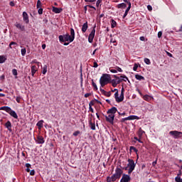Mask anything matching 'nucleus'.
<instances>
[{
    "instance_id": "nucleus-31",
    "label": "nucleus",
    "mask_w": 182,
    "mask_h": 182,
    "mask_svg": "<svg viewBox=\"0 0 182 182\" xmlns=\"http://www.w3.org/2000/svg\"><path fill=\"white\" fill-rule=\"evenodd\" d=\"M46 72H48V65H45L43 68V75H46Z\"/></svg>"
},
{
    "instance_id": "nucleus-54",
    "label": "nucleus",
    "mask_w": 182,
    "mask_h": 182,
    "mask_svg": "<svg viewBox=\"0 0 182 182\" xmlns=\"http://www.w3.org/2000/svg\"><path fill=\"white\" fill-rule=\"evenodd\" d=\"M92 95V94L91 93H86V94H85V97H89V96H91Z\"/></svg>"
},
{
    "instance_id": "nucleus-34",
    "label": "nucleus",
    "mask_w": 182,
    "mask_h": 182,
    "mask_svg": "<svg viewBox=\"0 0 182 182\" xmlns=\"http://www.w3.org/2000/svg\"><path fill=\"white\" fill-rule=\"evenodd\" d=\"M129 150H130V151H132V150H133L134 151V153H137V151H139V150H137V149H136V147H134V146H130Z\"/></svg>"
},
{
    "instance_id": "nucleus-41",
    "label": "nucleus",
    "mask_w": 182,
    "mask_h": 182,
    "mask_svg": "<svg viewBox=\"0 0 182 182\" xmlns=\"http://www.w3.org/2000/svg\"><path fill=\"white\" fill-rule=\"evenodd\" d=\"M104 95H105V96H107V97H110L111 93H110V92L105 91V92H104Z\"/></svg>"
},
{
    "instance_id": "nucleus-2",
    "label": "nucleus",
    "mask_w": 182,
    "mask_h": 182,
    "mask_svg": "<svg viewBox=\"0 0 182 182\" xmlns=\"http://www.w3.org/2000/svg\"><path fill=\"white\" fill-rule=\"evenodd\" d=\"M59 41L60 42H70V43L73 42L69 33L59 36Z\"/></svg>"
},
{
    "instance_id": "nucleus-40",
    "label": "nucleus",
    "mask_w": 182,
    "mask_h": 182,
    "mask_svg": "<svg viewBox=\"0 0 182 182\" xmlns=\"http://www.w3.org/2000/svg\"><path fill=\"white\" fill-rule=\"evenodd\" d=\"M175 181H176V182H182L181 181V178H180V176H176L175 178Z\"/></svg>"
},
{
    "instance_id": "nucleus-4",
    "label": "nucleus",
    "mask_w": 182,
    "mask_h": 182,
    "mask_svg": "<svg viewBox=\"0 0 182 182\" xmlns=\"http://www.w3.org/2000/svg\"><path fill=\"white\" fill-rule=\"evenodd\" d=\"M114 77H115V79L112 80L111 83H112V85L113 86V87H116V86H117V85H119V83H121L122 78H120V77H117L116 75H114Z\"/></svg>"
},
{
    "instance_id": "nucleus-16",
    "label": "nucleus",
    "mask_w": 182,
    "mask_h": 182,
    "mask_svg": "<svg viewBox=\"0 0 182 182\" xmlns=\"http://www.w3.org/2000/svg\"><path fill=\"white\" fill-rule=\"evenodd\" d=\"M119 97H120V99L119 100V101H123L124 99V87H123L121 90V94Z\"/></svg>"
},
{
    "instance_id": "nucleus-5",
    "label": "nucleus",
    "mask_w": 182,
    "mask_h": 182,
    "mask_svg": "<svg viewBox=\"0 0 182 182\" xmlns=\"http://www.w3.org/2000/svg\"><path fill=\"white\" fill-rule=\"evenodd\" d=\"M171 136H173L174 139H180L182 136V132L178 131H171L169 132Z\"/></svg>"
},
{
    "instance_id": "nucleus-8",
    "label": "nucleus",
    "mask_w": 182,
    "mask_h": 182,
    "mask_svg": "<svg viewBox=\"0 0 182 182\" xmlns=\"http://www.w3.org/2000/svg\"><path fill=\"white\" fill-rule=\"evenodd\" d=\"M105 118L109 123H113V120H114V114H108V116H106Z\"/></svg>"
},
{
    "instance_id": "nucleus-55",
    "label": "nucleus",
    "mask_w": 182,
    "mask_h": 182,
    "mask_svg": "<svg viewBox=\"0 0 182 182\" xmlns=\"http://www.w3.org/2000/svg\"><path fill=\"white\" fill-rule=\"evenodd\" d=\"M110 72H111L112 73H117V70H114V69H111V70H110Z\"/></svg>"
},
{
    "instance_id": "nucleus-63",
    "label": "nucleus",
    "mask_w": 182,
    "mask_h": 182,
    "mask_svg": "<svg viewBox=\"0 0 182 182\" xmlns=\"http://www.w3.org/2000/svg\"><path fill=\"white\" fill-rule=\"evenodd\" d=\"M156 164H157V160L154 161L152 163V166L154 167V166H156Z\"/></svg>"
},
{
    "instance_id": "nucleus-57",
    "label": "nucleus",
    "mask_w": 182,
    "mask_h": 182,
    "mask_svg": "<svg viewBox=\"0 0 182 182\" xmlns=\"http://www.w3.org/2000/svg\"><path fill=\"white\" fill-rule=\"evenodd\" d=\"M85 2H96V0H85Z\"/></svg>"
},
{
    "instance_id": "nucleus-48",
    "label": "nucleus",
    "mask_w": 182,
    "mask_h": 182,
    "mask_svg": "<svg viewBox=\"0 0 182 182\" xmlns=\"http://www.w3.org/2000/svg\"><path fill=\"white\" fill-rule=\"evenodd\" d=\"M128 7H127V11H130V8H132V3H130V2H128Z\"/></svg>"
},
{
    "instance_id": "nucleus-11",
    "label": "nucleus",
    "mask_w": 182,
    "mask_h": 182,
    "mask_svg": "<svg viewBox=\"0 0 182 182\" xmlns=\"http://www.w3.org/2000/svg\"><path fill=\"white\" fill-rule=\"evenodd\" d=\"M114 174L120 178L122 177V174H123V171L120 168H117Z\"/></svg>"
},
{
    "instance_id": "nucleus-64",
    "label": "nucleus",
    "mask_w": 182,
    "mask_h": 182,
    "mask_svg": "<svg viewBox=\"0 0 182 182\" xmlns=\"http://www.w3.org/2000/svg\"><path fill=\"white\" fill-rule=\"evenodd\" d=\"M26 167L27 168H29V167H31V164H26Z\"/></svg>"
},
{
    "instance_id": "nucleus-33",
    "label": "nucleus",
    "mask_w": 182,
    "mask_h": 182,
    "mask_svg": "<svg viewBox=\"0 0 182 182\" xmlns=\"http://www.w3.org/2000/svg\"><path fill=\"white\" fill-rule=\"evenodd\" d=\"M119 79H121L122 82V80H124V82H127V80H129V78H127V77L122 76V75L119 77Z\"/></svg>"
},
{
    "instance_id": "nucleus-52",
    "label": "nucleus",
    "mask_w": 182,
    "mask_h": 182,
    "mask_svg": "<svg viewBox=\"0 0 182 182\" xmlns=\"http://www.w3.org/2000/svg\"><path fill=\"white\" fill-rule=\"evenodd\" d=\"M30 176H35V170H31L30 171Z\"/></svg>"
},
{
    "instance_id": "nucleus-44",
    "label": "nucleus",
    "mask_w": 182,
    "mask_h": 182,
    "mask_svg": "<svg viewBox=\"0 0 182 182\" xmlns=\"http://www.w3.org/2000/svg\"><path fill=\"white\" fill-rule=\"evenodd\" d=\"M137 68H139V65H137V63H135L134 65L133 70L136 72V70H137Z\"/></svg>"
},
{
    "instance_id": "nucleus-10",
    "label": "nucleus",
    "mask_w": 182,
    "mask_h": 182,
    "mask_svg": "<svg viewBox=\"0 0 182 182\" xmlns=\"http://www.w3.org/2000/svg\"><path fill=\"white\" fill-rule=\"evenodd\" d=\"M23 19L26 23H29V16L26 11L23 12Z\"/></svg>"
},
{
    "instance_id": "nucleus-32",
    "label": "nucleus",
    "mask_w": 182,
    "mask_h": 182,
    "mask_svg": "<svg viewBox=\"0 0 182 182\" xmlns=\"http://www.w3.org/2000/svg\"><path fill=\"white\" fill-rule=\"evenodd\" d=\"M117 25V23H116V21L112 19L111 23L112 28H116Z\"/></svg>"
},
{
    "instance_id": "nucleus-60",
    "label": "nucleus",
    "mask_w": 182,
    "mask_h": 182,
    "mask_svg": "<svg viewBox=\"0 0 182 182\" xmlns=\"http://www.w3.org/2000/svg\"><path fill=\"white\" fill-rule=\"evenodd\" d=\"M16 102H17L18 103H20V102H21V97H16Z\"/></svg>"
},
{
    "instance_id": "nucleus-18",
    "label": "nucleus",
    "mask_w": 182,
    "mask_h": 182,
    "mask_svg": "<svg viewBox=\"0 0 182 182\" xmlns=\"http://www.w3.org/2000/svg\"><path fill=\"white\" fill-rule=\"evenodd\" d=\"M70 38L73 40V42L75 41V30L73 28H70Z\"/></svg>"
},
{
    "instance_id": "nucleus-1",
    "label": "nucleus",
    "mask_w": 182,
    "mask_h": 182,
    "mask_svg": "<svg viewBox=\"0 0 182 182\" xmlns=\"http://www.w3.org/2000/svg\"><path fill=\"white\" fill-rule=\"evenodd\" d=\"M109 82H110V75H109V74H103L100 79V83L101 86L102 87L103 86H106Z\"/></svg>"
},
{
    "instance_id": "nucleus-56",
    "label": "nucleus",
    "mask_w": 182,
    "mask_h": 182,
    "mask_svg": "<svg viewBox=\"0 0 182 182\" xmlns=\"http://www.w3.org/2000/svg\"><path fill=\"white\" fill-rule=\"evenodd\" d=\"M89 110L90 112H91L92 113H94V110H93V108L90 106H89Z\"/></svg>"
},
{
    "instance_id": "nucleus-51",
    "label": "nucleus",
    "mask_w": 182,
    "mask_h": 182,
    "mask_svg": "<svg viewBox=\"0 0 182 182\" xmlns=\"http://www.w3.org/2000/svg\"><path fill=\"white\" fill-rule=\"evenodd\" d=\"M147 9H148V11H153V7H151V6H150V5H148L147 6Z\"/></svg>"
},
{
    "instance_id": "nucleus-25",
    "label": "nucleus",
    "mask_w": 182,
    "mask_h": 182,
    "mask_svg": "<svg viewBox=\"0 0 182 182\" xmlns=\"http://www.w3.org/2000/svg\"><path fill=\"white\" fill-rule=\"evenodd\" d=\"M144 131H143V129H141V128H139V132H138V136L139 137V139H141V136H143V134H144Z\"/></svg>"
},
{
    "instance_id": "nucleus-6",
    "label": "nucleus",
    "mask_w": 182,
    "mask_h": 182,
    "mask_svg": "<svg viewBox=\"0 0 182 182\" xmlns=\"http://www.w3.org/2000/svg\"><path fill=\"white\" fill-rule=\"evenodd\" d=\"M95 33H96V30L93 28L88 36V42L90 43H92V42H93V39L95 38Z\"/></svg>"
},
{
    "instance_id": "nucleus-20",
    "label": "nucleus",
    "mask_w": 182,
    "mask_h": 182,
    "mask_svg": "<svg viewBox=\"0 0 182 182\" xmlns=\"http://www.w3.org/2000/svg\"><path fill=\"white\" fill-rule=\"evenodd\" d=\"M114 97H115V100H116V102H117V103H120V102H122V101H119V100H120V96L119 97V91H117L114 93Z\"/></svg>"
},
{
    "instance_id": "nucleus-49",
    "label": "nucleus",
    "mask_w": 182,
    "mask_h": 182,
    "mask_svg": "<svg viewBox=\"0 0 182 182\" xmlns=\"http://www.w3.org/2000/svg\"><path fill=\"white\" fill-rule=\"evenodd\" d=\"M128 7H127V11H130V8H132V3H130V2H128Z\"/></svg>"
},
{
    "instance_id": "nucleus-3",
    "label": "nucleus",
    "mask_w": 182,
    "mask_h": 182,
    "mask_svg": "<svg viewBox=\"0 0 182 182\" xmlns=\"http://www.w3.org/2000/svg\"><path fill=\"white\" fill-rule=\"evenodd\" d=\"M128 167H129V170H128V173L129 174H132V173H133V171L134 170V168H136V164L134 163V161L133 159H128Z\"/></svg>"
},
{
    "instance_id": "nucleus-21",
    "label": "nucleus",
    "mask_w": 182,
    "mask_h": 182,
    "mask_svg": "<svg viewBox=\"0 0 182 182\" xmlns=\"http://www.w3.org/2000/svg\"><path fill=\"white\" fill-rule=\"evenodd\" d=\"M62 9H59L57 7H53V12H54L55 14H60V12H62Z\"/></svg>"
},
{
    "instance_id": "nucleus-53",
    "label": "nucleus",
    "mask_w": 182,
    "mask_h": 182,
    "mask_svg": "<svg viewBox=\"0 0 182 182\" xmlns=\"http://www.w3.org/2000/svg\"><path fill=\"white\" fill-rule=\"evenodd\" d=\"M163 35V33L161 31H159L158 33V38H161V36Z\"/></svg>"
},
{
    "instance_id": "nucleus-59",
    "label": "nucleus",
    "mask_w": 182,
    "mask_h": 182,
    "mask_svg": "<svg viewBox=\"0 0 182 182\" xmlns=\"http://www.w3.org/2000/svg\"><path fill=\"white\" fill-rule=\"evenodd\" d=\"M9 5L10 6H15V3H14V1H11Z\"/></svg>"
},
{
    "instance_id": "nucleus-17",
    "label": "nucleus",
    "mask_w": 182,
    "mask_h": 182,
    "mask_svg": "<svg viewBox=\"0 0 182 182\" xmlns=\"http://www.w3.org/2000/svg\"><path fill=\"white\" fill-rule=\"evenodd\" d=\"M88 25H87V21L85 22L83 25H82V32L83 33H85V32H86V31H87V28H88Z\"/></svg>"
},
{
    "instance_id": "nucleus-46",
    "label": "nucleus",
    "mask_w": 182,
    "mask_h": 182,
    "mask_svg": "<svg viewBox=\"0 0 182 182\" xmlns=\"http://www.w3.org/2000/svg\"><path fill=\"white\" fill-rule=\"evenodd\" d=\"M38 12L39 15H42V14H43V9L41 8L38 9Z\"/></svg>"
},
{
    "instance_id": "nucleus-9",
    "label": "nucleus",
    "mask_w": 182,
    "mask_h": 182,
    "mask_svg": "<svg viewBox=\"0 0 182 182\" xmlns=\"http://www.w3.org/2000/svg\"><path fill=\"white\" fill-rule=\"evenodd\" d=\"M130 180H131L130 176L123 174L120 182H129V181H130Z\"/></svg>"
},
{
    "instance_id": "nucleus-30",
    "label": "nucleus",
    "mask_w": 182,
    "mask_h": 182,
    "mask_svg": "<svg viewBox=\"0 0 182 182\" xmlns=\"http://www.w3.org/2000/svg\"><path fill=\"white\" fill-rule=\"evenodd\" d=\"M37 126L38 127H39V129H42V127H43V120H41L37 123Z\"/></svg>"
},
{
    "instance_id": "nucleus-15",
    "label": "nucleus",
    "mask_w": 182,
    "mask_h": 182,
    "mask_svg": "<svg viewBox=\"0 0 182 182\" xmlns=\"http://www.w3.org/2000/svg\"><path fill=\"white\" fill-rule=\"evenodd\" d=\"M0 110H5V112H6L7 113H11L12 109H11V107H1L0 108Z\"/></svg>"
},
{
    "instance_id": "nucleus-47",
    "label": "nucleus",
    "mask_w": 182,
    "mask_h": 182,
    "mask_svg": "<svg viewBox=\"0 0 182 182\" xmlns=\"http://www.w3.org/2000/svg\"><path fill=\"white\" fill-rule=\"evenodd\" d=\"M94 105H95V100L90 101V103H89V106L92 107V106H94Z\"/></svg>"
},
{
    "instance_id": "nucleus-24",
    "label": "nucleus",
    "mask_w": 182,
    "mask_h": 182,
    "mask_svg": "<svg viewBox=\"0 0 182 182\" xmlns=\"http://www.w3.org/2000/svg\"><path fill=\"white\" fill-rule=\"evenodd\" d=\"M143 99H144V100H146V102H150V100H151V99H153V97H151V96H150V95H146L143 97Z\"/></svg>"
},
{
    "instance_id": "nucleus-12",
    "label": "nucleus",
    "mask_w": 182,
    "mask_h": 182,
    "mask_svg": "<svg viewBox=\"0 0 182 182\" xmlns=\"http://www.w3.org/2000/svg\"><path fill=\"white\" fill-rule=\"evenodd\" d=\"M116 112H117V108H116V107H113L107 111V114H114Z\"/></svg>"
},
{
    "instance_id": "nucleus-61",
    "label": "nucleus",
    "mask_w": 182,
    "mask_h": 182,
    "mask_svg": "<svg viewBox=\"0 0 182 182\" xmlns=\"http://www.w3.org/2000/svg\"><path fill=\"white\" fill-rule=\"evenodd\" d=\"M88 8H91L92 9H95V11H96V7H95L93 6L88 5Z\"/></svg>"
},
{
    "instance_id": "nucleus-28",
    "label": "nucleus",
    "mask_w": 182,
    "mask_h": 182,
    "mask_svg": "<svg viewBox=\"0 0 182 182\" xmlns=\"http://www.w3.org/2000/svg\"><path fill=\"white\" fill-rule=\"evenodd\" d=\"M135 79H136L137 80H144V77H143L139 74H136V75H135Z\"/></svg>"
},
{
    "instance_id": "nucleus-50",
    "label": "nucleus",
    "mask_w": 182,
    "mask_h": 182,
    "mask_svg": "<svg viewBox=\"0 0 182 182\" xmlns=\"http://www.w3.org/2000/svg\"><path fill=\"white\" fill-rule=\"evenodd\" d=\"M129 14V11H127V10H126L125 11V13H124V16H123V18L124 19V18H126V16H127V14Z\"/></svg>"
},
{
    "instance_id": "nucleus-27",
    "label": "nucleus",
    "mask_w": 182,
    "mask_h": 182,
    "mask_svg": "<svg viewBox=\"0 0 182 182\" xmlns=\"http://www.w3.org/2000/svg\"><path fill=\"white\" fill-rule=\"evenodd\" d=\"M38 143L39 144H43L45 143V140L43 139V138L42 136L38 137Z\"/></svg>"
},
{
    "instance_id": "nucleus-45",
    "label": "nucleus",
    "mask_w": 182,
    "mask_h": 182,
    "mask_svg": "<svg viewBox=\"0 0 182 182\" xmlns=\"http://www.w3.org/2000/svg\"><path fill=\"white\" fill-rule=\"evenodd\" d=\"M92 86L93 87H95V89L96 90H97V85H96V83H95V82L93 81V80H92Z\"/></svg>"
},
{
    "instance_id": "nucleus-37",
    "label": "nucleus",
    "mask_w": 182,
    "mask_h": 182,
    "mask_svg": "<svg viewBox=\"0 0 182 182\" xmlns=\"http://www.w3.org/2000/svg\"><path fill=\"white\" fill-rule=\"evenodd\" d=\"M144 63H145L146 65H150V63H151L150 59H149V58H144Z\"/></svg>"
},
{
    "instance_id": "nucleus-35",
    "label": "nucleus",
    "mask_w": 182,
    "mask_h": 182,
    "mask_svg": "<svg viewBox=\"0 0 182 182\" xmlns=\"http://www.w3.org/2000/svg\"><path fill=\"white\" fill-rule=\"evenodd\" d=\"M12 74L14 75V76H18V70H16V69H13Z\"/></svg>"
},
{
    "instance_id": "nucleus-14",
    "label": "nucleus",
    "mask_w": 182,
    "mask_h": 182,
    "mask_svg": "<svg viewBox=\"0 0 182 182\" xmlns=\"http://www.w3.org/2000/svg\"><path fill=\"white\" fill-rule=\"evenodd\" d=\"M5 127H6V129H8V130L9 132H12V124H11L10 121H8L6 124H5Z\"/></svg>"
},
{
    "instance_id": "nucleus-26",
    "label": "nucleus",
    "mask_w": 182,
    "mask_h": 182,
    "mask_svg": "<svg viewBox=\"0 0 182 182\" xmlns=\"http://www.w3.org/2000/svg\"><path fill=\"white\" fill-rule=\"evenodd\" d=\"M117 8L119 9L127 8V5H126V4H124V3H122V4H119L117 5Z\"/></svg>"
},
{
    "instance_id": "nucleus-62",
    "label": "nucleus",
    "mask_w": 182,
    "mask_h": 182,
    "mask_svg": "<svg viewBox=\"0 0 182 182\" xmlns=\"http://www.w3.org/2000/svg\"><path fill=\"white\" fill-rule=\"evenodd\" d=\"M100 2L102 1L97 0L96 2V6H99V5H100Z\"/></svg>"
},
{
    "instance_id": "nucleus-38",
    "label": "nucleus",
    "mask_w": 182,
    "mask_h": 182,
    "mask_svg": "<svg viewBox=\"0 0 182 182\" xmlns=\"http://www.w3.org/2000/svg\"><path fill=\"white\" fill-rule=\"evenodd\" d=\"M42 6V3L41 2V0H38L37 1V8L39 9Z\"/></svg>"
},
{
    "instance_id": "nucleus-29",
    "label": "nucleus",
    "mask_w": 182,
    "mask_h": 182,
    "mask_svg": "<svg viewBox=\"0 0 182 182\" xmlns=\"http://www.w3.org/2000/svg\"><path fill=\"white\" fill-rule=\"evenodd\" d=\"M90 126L92 130H96V125L92 121L90 122Z\"/></svg>"
},
{
    "instance_id": "nucleus-19",
    "label": "nucleus",
    "mask_w": 182,
    "mask_h": 182,
    "mask_svg": "<svg viewBox=\"0 0 182 182\" xmlns=\"http://www.w3.org/2000/svg\"><path fill=\"white\" fill-rule=\"evenodd\" d=\"M37 71H38V68H36V66L33 65L31 67V75H32V76H35V73H36Z\"/></svg>"
},
{
    "instance_id": "nucleus-43",
    "label": "nucleus",
    "mask_w": 182,
    "mask_h": 182,
    "mask_svg": "<svg viewBox=\"0 0 182 182\" xmlns=\"http://www.w3.org/2000/svg\"><path fill=\"white\" fill-rule=\"evenodd\" d=\"M12 45H16V42L11 41L9 44L10 49H12Z\"/></svg>"
},
{
    "instance_id": "nucleus-22",
    "label": "nucleus",
    "mask_w": 182,
    "mask_h": 182,
    "mask_svg": "<svg viewBox=\"0 0 182 182\" xmlns=\"http://www.w3.org/2000/svg\"><path fill=\"white\" fill-rule=\"evenodd\" d=\"M9 114L14 119H18V114H16V112H15V111L11 109V112H9Z\"/></svg>"
},
{
    "instance_id": "nucleus-39",
    "label": "nucleus",
    "mask_w": 182,
    "mask_h": 182,
    "mask_svg": "<svg viewBox=\"0 0 182 182\" xmlns=\"http://www.w3.org/2000/svg\"><path fill=\"white\" fill-rule=\"evenodd\" d=\"M125 120H134V116H129L125 118Z\"/></svg>"
},
{
    "instance_id": "nucleus-7",
    "label": "nucleus",
    "mask_w": 182,
    "mask_h": 182,
    "mask_svg": "<svg viewBox=\"0 0 182 182\" xmlns=\"http://www.w3.org/2000/svg\"><path fill=\"white\" fill-rule=\"evenodd\" d=\"M118 178H120L118 177V176L114 173L111 177L110 176L107 177V182H112V181L114 182V181H116Z\"/></svg>"
},
{
    "instance_id": "nucleus-23",
    "label": "nucleus",
    "mask_w": 182,
    "mask_h": 182,
    "mask_svg": "<svg viewBox=\"0 0 182 182\" xmlns=\"http://www.w3.org/2000/svg\"><path fill=\"white\" fill-rule=\"evenodd\" d=\"M6 61V56L0 55V63H5Z\"/></svg>"
},
{
    "instance_id": "nucleus-58",
    "label": "nucleus",
    "mask_w": 182,
    "mask_h": 182,
    "mask_svg": "<svg viewBox=\"0 0 182 182\" xmlns=\"http://www.w3.org/2000/svg\"><path fill=\"white\" fill-rule=\"evenodd\" d=\"M99 65H97V62H94L93 68H97Z\"/></svg>"
},
{
    "instance_id": "nucleus-42",
    "label": "nucleus",
    "mask_w": 182,
    "mask_h": 182,
    "mask_svg": "<svg viewBox=\"0 0 182 182\" xmlns=\"http://www.w3.org/2000/svg\"><path fill=\"white\" fill-rule=\"evenodd\" d=\"M73 134V136H79V134H80V131H76V132H75Z\"/></svg>"
},
{
    "instance_id": "nucleus-13",
    "label": "nucleus",
    "mask_w": 182,
    "mask_h": 182,
    "mask_svg": "<svg viewBox=\"0 0 182 182\" xmlns=\"http://www.w3.org/2000/svg\"><path fill=\"white\" fill-rule=\"evenodd\" d=\"M15 26L17 28V29H20V31H21L22 32H23V31H25V26H23L21 23H16Z\"/></svg>"
},
{
    "instance_id": "nucleus-36",
    "label": "nucleus",
    "mask_w": 182,
    "mask_h": 182,
    "mask_svg": "<svg viewBox=\"0 0 182 182\" xmlns=\"http://www.w3.org/2000/svg\"><path fill=\"white\" fill-rule=\"evenodd\" d=\"M21 55L22 56H25V55H26V48L21 49Z\"/></svg>"
}]
</instances>
